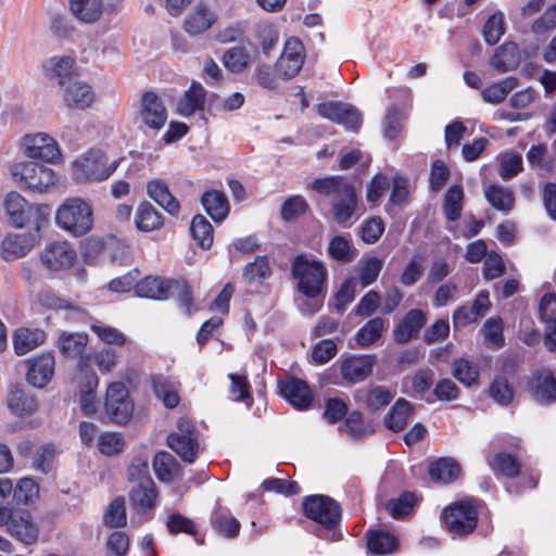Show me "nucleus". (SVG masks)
Here are the masks:
<instances>
[{"label": "nucleus", "mask_w": 556, "mask_h": 556, "mask_svg": "<svg viewBox=\"0 0 556 556\" xmlns=\"http://www.w3.org/2000/svg\"><path fill=\"white\" fill-rule=\"evenodd\" d=\"M311 188L328 199L330 216L337 224L350 226L358 218L356 190L343 176L315 179Z\"/></svg>", "instance_id": "nucleus-1"}, {"label": "nucleus", "mask_w": 556, "mask_h": 556, "mask_svg": "<svg viewBox=\"0 0 556 556\" xmlns=\"http://www.w3.org/2000/svg\"><path fill=\"white\" fill-rule=\"evenodd\" d=\"M91 203L80 197L66 198L55 211V223L65 232L83 237L93 228Z\"/></svg>", "instance_id": "nucleus-2"}, {"label": "nucleus", "mask_w": 556, "mask_h": 556, "mask_svg": "<svg viewBox=\"0 0 556 556\" xmlns=\"http://www.w3.org/2000/svg\"><path fill=\"white\" fill-rule=\"evenodd\" d=\"M291 274L296 280V288L303 295H319L327 280V268L321 261L299 254L291 265Z\"/></svg>", "instance_id": "nucleus-3"}, {"label": "nucleus", "mask_w": 556, "mask_h": 556, "mask_svg": "<svg viewBox=\"0 0 556 556\" xmlns=\"http://www.w3.org/2000/svg\"><path fill=\"white\" fill-rule=\"evenodd\" d=\"M73 177L78 182L102 181L116 169V163L106 165L104 154L100 150H89L73 162Z\"/></svg>", "instance_id": "nucleus-4"}, {"label": "nucleus", "mask_w": 556, "mask_h": 556, "mask_svg": "<svg viewBox=\"0 0 556 556\" xmlns=\"http://www.w3.org/2000/svg\"><path fill=\"white\" fill-rule=\"evenodd\" d=\"M303 510L308 519L328 530L337 527L341 520L340 505L325 495L306 496L303 501Z\"/></svg>", "instance_id": "nucleus-5"}, {"label": "nucleus", "mask_w": 556, "mask_h": 556, "mask_svg": "<svg viewBox=\"0 0 556 556\" xmlns=\"http://www.w3.org/2000/svg\"><path fill=\"white\" fill-rule=\"evenodd\" d=\"M11 174L20 184L40 192L48 190L56 181L51 168L35 162L16 163L12 166Z\"/></svg>", "instance_id": "nucleus-6"}, {"label": "nucleus", "mask_w": 556, "mask_h": 556, "mask_svg": "<svg viewBox=\"0 0 556 556\" xmlns=\"http://www.w3.org/2000/svg\"><path fill=\"white\" fill-rule=\"evenodd\" d=\"M4 207L11 223L15 227L22 228L29 226L36 231L40 230L42 222L40 208L26 202L17 192L7 194Z\"/></svg>", "instance_id": "nucleus-7"}, {"label": "nucleus", "mask_w": 556, "mask_h": 556, "mask_svg": "<svg viewBox=\"0 0 556 556\" xmlns=\"http://www.w3.org/2000/svg\"><path fill=\"white\" fill-rule=\"evenodd\" d=\"M104 407L106 415L115 424L124 425L129 421L134 413V404L123 382H112L108 387Z\"/></svg>", "instance_id": "nucleus-8"}, {"label": "nucleus", "mask_w": 556, "mask_h": 556, "mask_svg": "<svg viewBox=\"0 0 556 556\" xmlns=\"http://www.w3.org/2000/svg\"><path fill=\"white\" fill-rule=\"evenodd\" d=\"M442 517L447 530L455 534H468L477 527V509L469 501H463L445 508Z\"/></svg>", "instance_id": "nucleus-9"}, {"label": "nucleus", "mask_w": 556, "mask_h": 556, "mask_svg": "<svg viewBox=\"0 0 556 556\" xmlns=\"http://www.w3.org/2000/svg\"><path fill=\"white\" fill-rule=\"evenodd\" d=\"M318 114L331 122L340 124L348 130L358 131L362 125L361 112L349 103L328 101L317 106Z\"/></svg>", "instance_id": "nucleus-10"}, {"label": "nucleus", "mask_w": 556, "mask_h": 556, "mask_svg": "<svg viewBox=\"0 0 556 556\" xmlns=\"http://www.w3.org/2000/svg\"><path fill=\"white\" fill-rule=\"evenodd\" d=\"M304 59L305 48L302 41L295 37H290L276 63V71L285 79L293 78L301 71Z\"/></svg>", "instance_id": "nucleus-11"}, {"label": "nucleus", "mask_w": 556, "mask_h": 556, "mask_svg": "<svg viewBox=\"0 0 556 556\" xmlns=\"http://www.w3.org/2000/svg\"><path fill=\"white\" fill-rule=\"evenodd\" d=\"M23 147L24 153L34 160L53 163L61 156L58 142L43 132L25 136Z\"/></svg>", "instance_id": "nucleus-12"}, {"label": "nucleus", "mask_w": 556, "mask_h": 556, "mask_svg": "<svg viewBox=\"0 0 556 556\" xmlns=\"http://www.w3.org/2000/svg\"><path fill=\"white\" fill-rule=\"evenodd\" d=\"M528 390L531 399L540 405L556 402V376L549 369H540L532 374Z\"/></svg>", "instance_id": "nucleus-13"}, {"label": "nucleus", "mask_w": 556, "mask_h": 556, "mask_svg": "<svg viewBox=\"0 0 556 556\" xmlns=\"http://www.w3.org/2000/svg\"><path fill=\"white\" fill-rule=\"evenodd\" d=\"M376 363L375 355H352L341 362L340 372L346 382L355 384L371 375Z\"/></svg>", "instance_id": "nucleus-14"}, {"label": "nucleus", "mask_w": 556, "mask_h": 556, "mask_svg": "<svg viewBox=\"0 0 556 556\" xmlns=\"http://www.w3.org/2000/svg\"><path fill=\"white\" fill-rule=\"evenodd\" d=\"M8 531L17 541L31 545L38 540L39 528L27 510H14L8 521Z\"/></svg>", "instance_id": "nucleus-15"}, {"label": "nucleus", "mask_w": 556, "mask_h": 556, "mask_svg": "<svg viewBox=\"0 0 556 556\" xmlns=\"http://www.w3.org/2000/svg\"><path fill=\"white\" fill-rule=\"evenodd\" d=\"M140 118L147 127L153 130H160L164 126L167 119V111L163 101L154 92L143 93Z\"/></svg>", "instance_id": "nucleus-16"}, {"label": "nucleus", "mask_w": 556, "mask_h": 556, "mask_svg": "<svg viewBox=\"0 0 556 556\" xmlns=\"http://www.w3.org/2000/svg\"><path fill=\"white\" fill-rule=\"evenodd\" d=\"M76 260V251L67 241L52 242L41 254L42 263L52 270L70 268Z\"/></svg>", "instance_id": "nucleus-17"}, {"label": "nucleus", "mask_w": 556, "mask_h": 556, "mask_svg": "<svg viewBox=\"0 0 556 556\" xmlns=\"http://www.w3.org/2000/svg\"><path fill=\"white\" fill-rule=\"evenodd\" d=\"M280 394L295 408L307 409L313 402L308 384L299 378H288L279 382Z\"/></svg>", "instance_id": "nucleus-18"}, {"label": "nucleus", "mask_w": 556, "mask_h": 556, "mask_svg": "<svg viewBox=\"0 0 556 556\" xmlns=\"http://www.w3.org/2000/svg\"><path fill=\"white\" fill-rule=\"evenodd\" d=\"M61 88L63 90L64 103L71 109L84 110L94 101L92 87L79 79V77L70 79V83Z\"/></svg>", "instance_id": "nucleus-19"}, {"label": "nucleus", "mask_w": 556, "mask_h": 556, "mask_svg": "<svg viewBox=\"0 0 556 556\" xmlns=\"http://www.w3.org/2000/svg\"><path fill=\"white\" fill-rule=\"evenodd\" d=\"M38 232L9 233L2 241L1 255L4 261L10 262L25 256L35 245Z\"/></svg>", "instance_id": "nucleus-20"}, {"label": "nucleus", "mask_w": 556, "mask_h": 556, "mask_svg": "<svg viewBox=\"0 0 556 556\" xmlns=\"http://www.w3.org/2000/svg\"><path fill=\"white\" fill-rule=\"evenodd\" d=\"M217 21L216 13L205 3H198L187 14L184 29L190 36H198L208 30Z\"/></svg>", "instance_id": "nucleus-21"}, {"label": "nucleus", "mask_w": 556, "mask_h": 556, "mask_svg": "<svg viewBox=\"0 0 556 556\" xmlns=\"http://www.w3.org/2000/svg\"><path fill=\"white\" fill-rule=\"evenodd\" d=\"M393 397V393L383 386L361 388L354 393L356 403L365 406L370 412H376L389 405Z\"/></svg>", "instance_id": "nucleus-22"}, {"label": "nucleus", "mask_w": 556, "mask_h": 556, "mask_svg": "<svg viewBox=\"0 0 556 556\" xmlns=\"http://www.w3.org/2000/svg\"><path fill=\"white\" fill-rule=\"evenodd\" d=\"M157 491L152 479L135 483L129 493L132 507L139 513H147L157 505Z\"/></svg>", "instance_id": "nucleus-23"}, {"label": "nucleus", "mask_w": 556, "mask_h": 556, "mask_svg": "<svg viewBox=\"0 0 556 556\" xmlns=\"http://www.w3.org/2000/svg\"><path fill=\"white\" fill-rule=\"evenodd\" d=\"M552 304H556L555 293L544 294L539 305L540 319L545 324L544 346L548 352L556 351V317Z\"/></svg>", "instance_id": "nucleus-24"}, {"label": "nucleus", "mask_w": 556, "mask_h": 556, "mask_svg": "<svg viewBox=\"0 0 556 556\" xmlns=\"http://www.w3.org/2000/svg\"><path fill=\"white\" fill-rule=\"evenodd\" d=\"M27 381L35 388H43L52 378L54 372V357L46 353L39 357L28 361Z\"/></svg>", "instance_id": "nucleus-25"}, {"label": "nucleus", "mask_w": 556, "mask_h": 556, "mask_svg": "<svg viewBox=\"0 0 556 556\" xmlns=\"http://www.w3.org/2000/svg\"><path fill=\"white\" fill-rule=\"evenodd\" d=\"M426 323L427 316L421 309H410L394 329L395 341L406 343L413 338H417Z\"/></svg>", "instance_id": "nucleus-26"}, {"label": "nucleus", "mask_w": 556, "mask_h": 556, "mask_svg": "<svg viewBox=\"0 0 556 556\" xmlns=\"http://www.w3.org/2000/svg\"><path fill=\"white\" fill-rule=\"evenodd\" d=\"M75 59L72 56H52L43 64V71L48 78L56 79L63 87L70 83V79L77 78L74 72Z\"/></svg>", "instance_id": "nucleus-27"}, {"label": "nucleus", "mask_w": 556, "mask_h": 556, "mask_svg": "<svg viewBox=\"0 0 556 556\" xmlns=\"http://www.w3.org/2000/svg\"><path fill=\"white\" fill-rule=\"evenodd\" d=\"M148 195L164 211L177 216L180 211L179 201L169 191L168 185L161 179H154L147 185Z\"/></svg>", "instance_id": "nucleus-28"}, {"label": "nucleus", "mask_w": 556, "mask_h": 556, "mask_svg": "<svg viewBox=\"0 0 556 556\" xmlns=\"http://www.w3.org/2000/svg\"><path fill=\"white\" fill-rule=\"evenodd\" d=\"M206 91L199 83L193 81L190 88L177 102L176 111L180 116L189 117L204 108Z\"/></svg>", "instance_id": "nucleus-29"}, {"label": "nucleus", "mask_w": 556, "mask_h": 556, "mask_svg": "<svg viewBox=\"0 0 556 556\" xmlns=\"http://www.w3.org/2000/svg\"><path fill=\"white\" fill-rule=\"evenodd\" d=\"M170 283L172 279L148 276L142 280L138 279L136 294L152 300H166L170 296Z\"/></svg>", "instance_id": "nucleus-30"}, {"label": "nucleus", "mask_w": 556, "mask_h": 556, "mask_svg": "<svg viewBox=\"0 0 556 556\" xmlns=\"http://www.w3.org/2000/svg\"><path fill=\"white\" fill-rule=\"evenodd\" d=\"M201 203L205 212L216 223L223 222L229 214L228 199L222 191L208 190L204 192Z\"/></svg>", "instance_id": "nucleus-31"}, {"label": "nucleus", "mask_w": 556, "mask_h": 556, "mask_svg": "<svg viewBox=\"0 0 556 556\" xmlns=\"http://www.w3.org/2000/svg\"><path fill=\"white\" fill-rule=\"evenodd\" d=\"M519 63L520 52L515 42H505L498 47L491 60V65L500 73L513 71Z\"/></svg>", "instance_id": "nucleus-32"}, {"label": "nucleus", "mask_w": 556, "mask_h": 556, "mask_svg": "<svg viewBox=\"0 0 556 556\" xmlns=\"http://www.w3.org/2000/svg\"><path fill=\"white\" fill-rule=\"evenodd\" d=\"M429 475L437 482L450 483L460 475V466L452 457H441L430 465Z\"/></svg>", "instance_id": "nucleus-33"}, {"label": "nucleus", "mask_w": 556, "mask_h": 556, "mask_svg": "<svg viewBox=\"0 0 556 556\" xmlns=\"http://www.w3.org/2000/svg\"><path fill=\"white\" fill-rule=\"evenodd\" d=\"M8 407L17 416L30 415L37 409V400L24 389L15 387L8 395Z\"/></svg>", "instance_id": "nucleus-34"}, {"label": "nucleus", "mask_w": 556, "mask_h": 556, "mask_svg": "<svg viewBox=\"0 0 556 556\" xmlns=\"http://www.w3.org/2000/svg\"><path fill=\"white\" fill-rule=\"evenodd\" d=\"M412 413V404L404 399H399L386 416L384 425L394 432L402 431L406 427Z\"/></svg>", "instance_id": "nucleus-35"}, {"label": "nucleus", "mask_w": 556, "mask_h": 556, "mask_svg": "<svg viewBox=\"0 0 556 556\" xmlns=\"http://www.w3.org/2000/svg\"><path fill=\"white\" fill-rule=\"evenodd\" d=\"M102 0H71L70 9L73 15L84 22L93 23L98 21L102 14Z\"/></svg>", "instance_id": "nucleus-36"}, {"label": "nucleus", "mask_w": 556, "mask_h": 556, "mask_svg": "<svg viewBox=\"0 0 556 556\" xmlns=\"http://www.w3.org/2000/svg\"><path fill=\"white\" fill-rule=\"evenodd\" d=\"M367 547L374 555H388L397 548V540L393 534L386 531H369L367 533Z\"/></svg>", "instance_id": "nucleus-37"}, {"label": "nucleus", "mask_w": 556, "mask_h": 556, "mask_svg": "<svg viewBox=\"0 0 556 556\" xmlns=\"http://www.w3.org/2000/svg\"><path fill=\"white\" fill-rule=\"evenodd\" d=\"M46 339V333L40 329L22 328L15 332L14 350L17 355H25L40 345Z\"/></svg>", "instance_id": "nucleus-38"}, {"label": "nucleus", "mask_w": 556, "mask_h": 556, "mask_svg": "<svg viewBox=\"0 0 556 556\" xmlns=\"http://www.w3.org/2000/svg\"><path fill=\"white\" fill-rule=\"evenodd\" d=\"M135 223L139 230L152 231L162 226L163 218L151 203L142 202L137 208Z\"/></svg>", "instance_id": "nucleus-39"}, {"label": "nucleus", "mask_w": 556, "mask_h": 556, "mask_svg": "<svg viewBox=\"0 0 556 556\" xmlns=\"http://www.w3.org/2000/svg\"><path fill=\"white\" fill-rule=\"evenodd\" d=\"M88 336L86 333L63 332L59 338L61 353L67 358L80 357L86 349Z\"/></svg>", "instance_id": "nucleus-40"}, {"label": "nucleus", "mask_w": 556, "mask_h": 556, "mask_svg": "<svg viewBox=\"0 0 556 556\" xmlns=\"http://www.w3.org/2000/svg\"><path fill=\"white\" fill-rule=\"evenodd\" d=\"M167 444L184 462L189 464L195 460L200 450L199 439L168 435Z\"/></svg>", "instance_id": "nucleus-41"}, {"label": "nucleus", "mask_w": 556, "mask_h": 556, "mask_svg": "<svg viewBox=\"0 0 556 556\" xmlns=\"http://www.w3.org/2000/svg\"><path fill=\"white\" fill-rule=\"evenodd\" d=\"M464 190L459 185H454L446 191L443 200V214L450 222L459 219L463 212Z\"/></svg>", "instance_id": "nucleus-42"}, {"label": "nucleus", "mask_w": 556, "mask_h": 556, "mask_svg": "<svg viewBox=\"0 0 556 556\" xmlns=\"http://www.w3.org/2000/svg\"><path fill=\"white\" fill-rule=\"evenodd\" d=\"M153 468L159 480L172 482L178 472L179 464L172 454L159 452L154 456Z\"/></svg>", "instance_id": "nucleus-43"}, {"label": "nucleus", "mask_w": 556, "mask_h": 556, "mask_svg": "<svg viewBox=\"0 0 556 556\" xmlns=\"http://www.w3.org/2000/svg\"><path fill=\"white\" fill-rule=\"evenodd\" d=\"M517 87L518 78L509 76L486 87L482 91V98L488 103L498 104Z\"/></svg>", "instance_id": "nucleus-44"}, {"label": "nucleus", "mask_w": 556, "mask_h": 556, "mask_svg": "<svg viewBox=\"0 0 556 556\" xmlns=\"http://www.w3.org/2000/svg\"><path fill=\"white\" fill-rule=\"evenodd\" d=\"M386 327V321L381 317L369 319L356 332V342L361 348H367L380 339Z\"/></svg>", "instance_id": "nucleus-45"}, {"label": "nucleus", "mask_w": 556, "mask_h": 556, "mask_svg": "<svg viewBox=\"0 0 556 556\" xmlns=\"http://www.w3.org/2000/svg\"><path fill=\"white\" fill-rule=\"evenodd\" d=\"M193 240L202 249L211 248L213 243V227L203 215H195L190 225Z\"/></svg>", "instance_id": "nucleus-46"}, {"label": "nucleus", "mask_w": 556, "mask_h": 556, "mask_svg": "<svg viewBox=\"0 0 556 556\" xmlns=\"http://www.w3.org/2000/svg\"><path fill=\"white\" fill-rule=\"evenodd\" d=\"M488 202L496 210L508 212L514 206V194L505 187L492 185L484 191Z\"/></svg>", "instance_id": "nucleus-47"}, {"label": "nucleus", "mask_w": 556, "mask_h": 556, "mask_svg": "<svg viewBox=\"0 0 556 556\" xmlns=\"http://www.w3.org/2000/svg\"><path fill=\"white\" fill-rule=\"evenodd\" d=\"M492 470L496 473H502L509 478H515L520 472V463L508 453H498L493 459H488Z\"/></svg>", "instance_id": "nucleus-48"}, {"label": "nucleus", "mask_w": 556, "mask_h": 556, "mask_svg": "<svg viewBox=\"0 0 556 556\" xmlns=\"http://www.w3.org/2000/svg\"><path fill=\"white\" fill-rule=\"evenodd\" d=\"M250 53L243 47H232L225 51L223 63L231 73H242L250 63Z\"/></svg>", "instance_id": "nucleus-49"}, {"label": "nucleus", "mask_w": 556, "mask_h": 556, "mask_svg": "<svg viewBox=\"0 0 556 556\" xmlns=\"http://www.w3.org/2000/svg\"><path fill=\"white\" fill-rule=\"evenodd\" d=\"M271 275V268L268 257L257 256L251 263H248L243 269V277L249 282H262Z\"/></svg>", "instance_id": "nucleus-50"}, {"label": "nucleus", "mask_w": 556, "mask_h": 556, "mask_svg": "<svg viewBox=\"0 0 556 556\" xmlns=\"http://www.w3.org/2000/svg\"><path fill=\"white\" fill-rule=\"evenodd\" d=\"M452 375L460 383L471 387L478 381L480 374L477 365L465 358H458L453 362Z\"/></svg>", "instance_id": "nucleus-51"}, {"label": "nucleus", "mask_w": 556, "mask_h": 556, "mask_svg": "<svg viewBox=\"0 0 556 556\" xmlns=\"http://www.w3.org/2000/svg\"><path fill=\"white\" fill-rule=\"evenodd\" d=\"M170 296H176L181 308L187 316L193 313V298L189 283L185 279H172Z\"/></svg>", "instance_id": "nucleus-52"}, {"label": "nucleus", "mask_w": 556, "mask_h": 556, "mask_svg": "<svg viewBox=\"0 0 556 556\" xmlns=\"http://www.w3.org/2000/svg\"><path fill=\"white\" fill-rule=\"evenodd\" d=\"M416 501L414 493L404 492L397 498L389 501L386 509L393 518H403L412 511Z\"/></svg>", "instance_id": "nucleus-53"}, {"label": "nucleus", "mask_w": 556, "mask_h": 556, "mask_svg": "<svg viewBox=\"0 0 556 556\" xmlns=\"http://www.w3.org/2000/svg\"><path fill=\"white\" fill-rule=\"evenodd\" d=\"M500 176L504 180L511 179L522 170V157L515 152L502 153L498 156Z\"/></svg>", "instance_id": "nucleus-54"}, {"label": "nucleus", "mask_w": 556, "mask_h": 556, "mask_svg": "<svg viewBox=\"0 0 556 556\" xmlns=\"http://www.w3.org/2000/svg\"><path fill=\"white\" fill-rule=\"evenodd\" d=\"M153 390L167 408H174L179 404V395L175 386L166 379L153 380Z\"/></svg>", "instance_id": "nucleus-55"}, {"label": "nucleus", "mask_w": 556, "mask_h": 556, "mask_svg": "<svg viewBox=\"0 0 556 556\" xmlns=\"http://www.w3.org/2000/svg\"><path fill=\"white\" fill-rule=\"evenodd\" d=\"M504 31V14L502 12H495L492 14L485 22L482 29L484 40L491 46L500 41Z\"/></svg>", "instance_id": "nucleus-56"}, {"label": "nucleus", "mask_w": 556, "mask_h": 556, "mask_svg": "<svg viewBox=\"0 0 556 556\" xmlns=\"http://www.w3.org/2000/svg\"><path fill=\"white\" fill-rule=\"evenodd\" d=\"M503 320L500 317H491L485 320L481 329L485 342L494 348L504 345Z\"/></svg>", "instance_id": "nucleus-57"}, {"label": "nucleus", "mask_w": 556, "mask_h": 556, "mask_svg": "<svg viewBox=\"0 0 556 556\" xmlns=\"http://www.w3.org/2000/svg\"><path fill=\"white\" fill-rule=\"evenodd\" d=\"M328 254L336 261L348 263L353 258L351 243L344 236H336L328 245Z\"/></svg>", "instance_id": "nucleus-58"}, {"label": "nucleus", "mask_w": 556, "mask_h": 556, "mask_svg": "<svg viewBox=\"0 0 556 556\" xmlns=\"http://www.w3.org/2000/svg\"><path fill=\"white\" fill-rule=\"evenodd\" d=\"M424 271V257L415 255L404 267L400 281L405 287L414 286L422 277Z\"/></svg>", "instance_id": "nucleus-59"}, {"label": "nucleus", "mask_w": 556, "mask_h": 556, "mask_svg": "<svg viewBox=\"0 0 556 556\" xmlns=\"http://www.w3.org/2000/svg\"><path fill=\"white\" fill-rule=\"evenodd\" d=\"M104 523L110 528H121L126 525V507L122 497L115 498L104 515Z\"/></svg>", "instance_id": "nucleus-60"}, {"label": "nucleus", "mask_w": 556, "mask_h": 556, "mask_svg": "<svg viewBox=\"0 0 556 556\" xmlns=\"http://www.w3.org/2000/svg\"><path fill=\"white\" fill-rule=\"evenodd\" d=\"M382 265V261L378 257H369L363 262L358 271L362 288H366L377 280Z\"/></svg>", "instance_id": "nucleus-61"}, {"label": "nucleus", "mask_w": 556, "mask_h": 556, "mask_svg": "<svg viewBox=\"0 0 556 556\" xmlns=\"http://www.w3.org/2000/svg\"><path fill=\"white\" fill-rule=\"evenodd\" d=\"M256 37L262 46V51L268 55L277 46L279 35L276 28L269 23H260L256 27Z\"/></svg>", "instance_id": "nucleus-62"}, {"label": "nucleus", "mask_w": 556, "mask_h": 556, "mask_svg": "<svg viewBox=\"0 0 556 556\" xmlns=\"http://www.w3.org/2000/svg\"><path fill=\"white\" fill-rule=\"evenodd\" d=\"M490 396L500 405H507L514 397V391L504 377H496L489 389Z\"/></svg>", "instance_id": "nucleus-63"}, {"label": "nucleus", "mask_w": 556, "mask_h": 556, "mask_svg": "<svg viewBox=\"0 0 556 556\" xmlns=\"http://www.w3.org/2000/svg\"><path fill=\"white\" fill-rule=\"evenodd\" d=\"M556 28V3L548 7L545 12L538 17L531 25V30L535 35H544Z\"/></svg>", "instance_id": "nucleus-64"}]
</instances>
